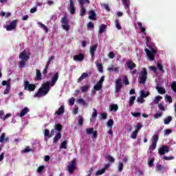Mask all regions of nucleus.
Returning <instances> with one entry per match:
<instances>
[{
  "mask_svg": "<svg viewBox=\"0 0 176 176\" xmlns=\"http://www.w3.org/2000/svg\"><path fill=\"white\" fill-rule=\"evenodd\" d=\"M2 86H6V89L3 91V94H9L10 92V81L3 80L1 82Z\"/></svg>",
  "mask_w": 176,
  "mask_h": 176,
  "instance_id": "obj_9",
  "label": "nucleus"
},
{
  "mask_svg": "<svg viewBox=\"0 0 176 176\" xmlns=\"http://www.w3.org/2000/svg\"><path fill=\"white\" fill-rule=\"evenodd\" d=\"M74 61H83L85 60V54H79L73 56Z\"/></svg>",
  "mask_w": 176,
  "mask_h": 176,
  "instance_id": "obj_16",
  "label": "nucleus"
},
{
  "mask_svg": "<svg viewBox=\"0 0 176 176\" xmlns=\"http://www.w3.org/2000/svg\"><path fill=\"white\" fill-rule=\"evenodd\" d=\"M100 116H101V119H102L103 120H105V119L108 118V114L107 113H102L100 114Z\"/></svg>",
  "mask_w": 176,
  "mask_h": 176,
  "instance_id": "obj_61",
  "label": "nucleus"
},
{
  "mask_svg": "<svg viewBox=\"0 0 176 176\" xmlns=\"http://www.w3.org/2000/svg\"><path fill=\"white\" fill-rule=\"evenodd\" d=\"M78 124L80 126H83V117L78 116Z\"/></svg>",
  "mask_w": 176,
  "mask_h": 176,
  "instance_id": "obj_58",
  "label": "nucleus"
},
{
  "mask_svg": "<svg viewBox=\"0 0 176 176\" xmlns=\"http://www.w3.org/2000/svg\"><path fill=\"white\" fill-rule=\"evenodd\" d=\"M137 101L140 104H144V102H145V100H144V98H142V96L138 98Z\"/></svg>",
  "mask_w": 176,
  "mask_h": 176,
  "instance_id": "obj_60",
  "label": "nucleus"
},
{
  "mask_svg": "<svg viewBox=\"0 0 176 176\" xmlns=\"http://www.w3.org/2000/svg\"><path fill=\"white\" fill-rule=\"evenodd\" d=\"M96 66L98 67V69L99 72H102V64L96 63Z\"/></svg>",
  "mask_w": 176,
  "mask_h": 176,
  "instance_id": "obj_59",
  "label": "nucleus"
},
{
  "mask_svg": "<svg viewBox=\"0 0 176 176\" xmlns=\"http://www.w3.org/2000/svg\"><path fill=\"white\" fill-rule=\"evenodd\" d=\"M77 102H78V104H81V105H83V107H87V102H86V101H85V100L80 98L78 100H77Z\"/></svg>",
  "mask_w": 176,
  "mask_h": 176,
  "instance_id": "obj_38",
  "label": "nucleus"
},
{
  "mask_svg": "<svg viewBox=\"0 0 176 176\" xmlns=\"http://www.w3.org/2000/svg\"><path fill=\"white\" fill-rule=\"evenodd\" d=\"M134 101H135V96H131L129 98V105L130 107L134 105Z\"/></svg>",
  "mask_w": 176,
  "mask_h": 176,
  "instance_id": "obj_32",
  "label": "nucleus"
},
{
  "mask_svg": "<svg viewBox=\"0 0 176 176\" xmlns=\"http://www.w3.org/2000/svg\"><path fill=\"white\" fill-rule=\"evenodd\" d=\"M107 126V127H111V129H112V126H113V120H109Z\"/></svg>",
  "mask_w": 176,
  "mask_h": 176,
  "instance_id": "obj_49",
  "label": "nucleus"
},
{
  "mask_svg": "<svg viewBox=\"0 0 176 176\" xmlns=\"http://www.w3.org/2000/svg\"><path fill=\"white\" fill-rule=\"evenodd\" d=\"M34 80H42V73H41V70L38 69H36V76L34 78Z\"/></svg>",
  "mask_w": 176,
  "mask_h": 176,
  "instance_id": "obj_18",
  "label": "nucleus"
},
{
  "mask_svg": "<svg viewBox=\"0 0 176 176\" xmlns=\"http://www.w3.org/2000/svg\"><path fill=\"white\" fill-rule=\"evenodd\" d=\"M158 152L162 156H163V155H166V153H168L170 152L168 146H162L160 148H159Z\"/></svg>",
  "mask_w": 176,
  "mask_h": 176,
  "instance_id": "obj_11",
  "label": "nucleus"
},
{
  "mask_svg": "<svg viewBox=\"0 0 176 176\" xmlns=\"http://www.w3.org/2000/svg\"><path fill=\"white\" fill-rule=\"evenodd\" d=\"M98 47V45L97 44L94 45H91L90 47L89 52H90L91 57L92 59H94V54L96 53V50H97Z\"/></svg>",
  "mask_w": 176,
  "mask_h": 176,
  "instance_id": "obj_15",
  "label": "nucleus"
},
{
  "mask_svg": "<svg viewBox=\"0 0 176 176\" xmlns=\"http://www.w3.org/2000/svg\"><path fill=\"white\" fill-rule=\"evenodd\" d=\"M54 130H56V131H58V133H60L61 130H63V125H61V124H55Z\"/></svg>",
  "mask_w": 176,
  "mask_h": 176,
  "instance_id": "obj_30",
  "label": "nucleus"
},
{
  "mask_svg": "<svg viewBox=\"0 0 176 176\" xmlns=\"http://www.w3.org/2000/svg\"><path fill=\"white\" fill-rule=\"evenodd\" d=\"M58 80V72L55 73L54 76L52 78L51 81H50V84H51V87H53L54 85L57 82Z\"/></svg>",
  "mask_w": 176,
  "mask_h": 176,
  "instance_id": "obj_12",
  "label": "nucleus"
},
{
  "mask_svg": "<svg viewBox=\"0 0 176 176\" xmlns=\"http://www.w3.org/2000/svg\"><path fill=\"white\" fill-rule=\"evenodd\" d=\"M94 90H95V91H100V90H102V84L97 82L94 87Z\"/></svg>",
  "mask_w": 176,
  "mask_h": 176,
  "instance_id": "obj_21",
  "label": "nucleus"
},
{
  "mask_svg": "<svg viewBox=\"0 0 176 176\" xmlns=\"http://www.w3.org/2000/svg\"><path fill=\"white\" fill-rule=\"evenodd\" d=\"M89 89H90V85H84L80 87L82 93H86V91H88Z\"/></svg>",
  "mask_w": 176,
  "mask_h": 176,
  "instance_id": "obj_37",
  "label": "nucleus"
},
{
  "mask_svg": "<svg viewBox=\"0 0 176 176\" xmlns=\"http://www.w3.org/2000/svg\"><path fill=\"white\" fill-rule=\"evenodd\" d=\"M141 129H142V125L140 123H138L136 126H135V131H137L138 133V131H140V130H141Z\"/></svg>",
  "mask_w": 176,
  "mask_h": 176,
  "instance_id": "obj_57",
  "label": "nucleus"
},
{
  "mask_svg": "<svg viewBox=\"0 0 176 176\" xmlns=\"http://www.w3.org/2000/svg\"><path fill=\"white\" fill-rule=\"evenodd\" d=\"M158 108L159 109H160V111H166V109L164 108V105H163V104L162 103L158 104Z\"/></svg>",
  "mask_w": 176,
  "mask_h": 176,
  "instance_id": "obj_64",
  "label": "nucleus"
},
{
  "mask_svg": "<svg viewBox=\"0 0 176 176\" xmlns=\"http://www.w3.org/2000/svg\"><path fill=\"white\" fill-rule=\"evenodd\" d=\"M115 24L117 30H122V26H120V24L119 23V21L118 19L115 21Z\"/></svg>",
  "mask_w": 176,
  "mask_h": 176,
  "instance_id": "obj_50",
  "label": "nucleus"
},
{
  "mask_svg": "<svg viewBox=\"0 0 176 176\" xmlns=\"http://www.w3.org/2000/svg\"><path fill=\"white\" fill-rule=\"evenodd\" d=\"M107 71H113L114 72H119V68L115 67V66H111V67L107 68Z\"/></svg>",
  "mask_w": 176,
  "mask_h": 176,
  "instance_id": "obj_41",
  "label": "nucleus"
},
{
  "mask_svg": "<svg viewBox=\"0 0 176 176\" xmlns=\"http://www.w3.org/2000/svg\"><path fill=\"white\" fill-rule=\"evenodd\" d=\"M53 60H54V56H52L51 57H50L48 58V60H47V64H46L45 66L49 67V65H50L51 63H53V62H52Z\"/></svg>",
  "mask_w": 176,
  "mask_h": 176,
  "instance_id": "obj_43",
  "label": "nucleus"
},
{
  "mask_svg": "<svg viewBox=\"0 0 176 176\" xmlns=\"http://www.w3.org/2000/svg\"><path fill=\"white\" fill-rule=\"evenodd\" d=\"M118 171L122 173L123 171V164L122 162L118 163Z\"/></svg>",
  "mask_w": 176,
  "mask_h": 176,
  "instance_id": "obj_55",
  "label": "nucleus"
},
{
  "mask_svg": "<svg viewBox=\"0 0 176 176\" xmlns=\"http://www.w3.org/2000/svg\"><path fill=\"white\" fill-rule=\"evenodd\" d=\"M138 135V131H134L131 135V138H132L133 140H135V138H137Z\"/></svg>",
  "mask_w": 176,
  "mask_h": 176,
  "instance_id": "obj_44",
  "label": "nucleus"
},
{
  "mask_svg": "<svg viewBox=\"0 0 176 176\" xmlns=\"http://www.w3.org/2000/svg\"><path fill=\"white\" fill-rule=\"evenodd\" d=\"M78 3L80 6H85L86 3H87V5L90 3V0H78Z\"/></svg>",
  "mask_w": 176,
  "mask_h": 176,
  "instance_id": "obj_31",
  "label": "nucleus"
},
{
  "mask_svg": "<svg viewBox=\"0 0 176 176\" xmlns=\"http://www.w3.org/2000/svg\"><path fill=\"white\" fill-rule=\"evenodd\" d=\"M155 89L158 91L159 94H164L166 93V89L162 87L157 86Z\"/></svg>",
  "mask_w": 176,
  "mask_h": 176,
  "instance_id": "obj_25",
  "label": "nucleus"
},
{
  "mask_svg": "<svg viewBox=\"0 0 176 176\" xmlns=\"http://www.w3.org/2000/svg\"><path fill=\"white\" fill-rule=\"evenodd\" d=\"M170 87L172 89V90H173V91L175 93H176V82L175 81H173L171 85H170Z\"/></svg>",
  "mask_w": 176,
  "mask_h": 176,
  "instance_id": "obj_46",
  "label": "nucleus"
},
{
  "mask_svg": "<svg viewBox=\"0 0 176 176\" xmlns=\"http://www.w3.org/2000/svg\"><path fill=\"white\" fill-rule=\"evenodd\" d=\"M59 140H61V133L60 132H58L56 133V135L54 136V140H53L54 144H57V142H58Z\"/></svg>",
  "mask_w": 176,
  "mask_h": 176,
  "instance_id": "obj_20",
  "label": "nucleus"
},
{
  "mask_svg": "<svg viewBox=\"0 0 176 176\" xmlns=\"http://www.w3.org/2000/svg\"><path fill=\"white\" fill-rule=\"evenodd\" d=\"M107 25L105 24H102L100 28H99V34H104V32H105V31H107Z\"/></svg>",
  "mask_w": 176,
  "mask_h": 176,
  "instance_id": "obj_22",
  "label": "nucleus"
},
{
  "mask_svg": "<svg viewBox=\"0 0 176 176\" xmlns=\"http://www.w3.org/2000/svg\"><path fill=\"white\" fill-rule=\"evenodd\" d=\"M17 23H19V21L16 19L10 21V24L6 26V30L7 31H13L17 27Z\"/></svg>",
  "mask_w": 176,
  "mask_h": 176,
  "instance_id": "obj_7",
  "label": "nucleus"
},
{
  "mask_svg": "<svg viewBox=\"0 0 176 176\" xmlns=\"http://www.w3.org/2000/svg\"><path fill=\"white\" fill-rule=\"evenodd\" d=\"M131 115L133 116L134 118H140L141 116V113L134 112V113H131Z\"/></svg>",
  "mask_w": 176,
  "mask_h": 176,
  "instance_id": "obj_62",
  "label": "nucleus"
},
{
  "mask_svg": "<svg viewBox=\"0 0 176 176\" xmlns=\"http://www.w3.org/2000/svg\"><path fill=\"white\" fill-rule=\"evenodd\" d=\"M163 116V113L157 112L154 115V119H159V118H162Z\"/></svg>",
  "mask_w": 176,
  "mask_h": 176,
  "instance_id": "obj_48",
  "label": "nucleus"
},
{
  "mask_svg": "<svg viewBox=\"0 0 176 176\" xmlns=\"http://www.w3.org/2000/svg\"><path fill=\"white\" fill-rule=\"evenodd\" d=\"M106 159L109 162V163H114L115 162V158H113L111 155H107Z\"/></svg>",
  "mask_w": 176,
  "mask_h": 176,
  "instance_id": "obj_42",
  "label": "nucleus"
},
{
  "mask_svg": "<svg viewBox=\"0 0 176 176\" xmlns=\"http://www.w3.org/2000/svg\"><path fill=\"white\" fill-rule=\"evenodd\" d=\"M104 173H105V168H102L101 170L96 171V176L102 175V174H104Z\"/></svg>",
  "mask_w": 176,
  "mask_h": 176,
  "instance_id": "obj_45",
  "label": "nucleus"
},
{
  "mask_svg": "<svg viewBox=\"0 0 176 176\" xmlns=\"http://www.w3.org/2000/svg\"><path fill=\"white\" fill-rule=\"evenodd\" d=\"M69 12L72 14H75L76 12V8H75L74 0H69Z\"/></svg>",
  "mask_w": 176,
  "mask_h": 176,
  "instance_id": "obj_14",
  "label": "nucleus"
},
{
  "mask_svg": "<svg viewBox=\"0 0 176 176\" xmlns=\"http://www.w3.org/2000/svg\"><path fill=\"white\" fill-rule=\"evenodd\" d=\"M125 67H127L128 69L132 71V69H134V68L137 67V65L134 62H133V60H129L126 62Z\"/></svg>",
  "mask_w": 176,
  "mask_h": 176,
  "instance_id": "obj_10",
  "label": "nucleus"
},
{
  "mask_svg": "<svg viewBox=\"0 0 176 176\" xmlns=\"http://www.w3.org/2000/svg\"><path fill=\"white\" fill-rule=\"evenodd\" d=\"M28 112H30V109H28V107H24L21 111L19 115L20 118H23V116H24L26 113H28Z\"/></svg>",
  "mask_w": 176,
  "mask_h": 176,
  "instance_id": "obj_24",
  "label": "nucleus"
},
{
  "mask_svg": "<svg viewBox=\"0 0 176 176\" xmlns=\"http://www.w3.org/2000/svg\"><path fill=\"white\" fill-rule=\"evenodd\" d=\"M122 2L125 9H130V0H122Z\"/></svg>",
  "mask_w": 176,
  "mask_h": 176,
  "instance_id": "obj_26",
  "label": "nucleus"
},
{
  "mask_svg": "<svg viewBox=\"0 0 176 176\" xmlns=\"http://www.w3.org/2000/svg\"><path fill=\"white\" fill-rule=\"evenodd\" d=\"M87 28L94 30V24L92 22H89L87 25Z\"/></svg>",
  "mask_w": 176,
  "mask_h": 176,
  "instance_id": "obj_53",
  "label": "nucleus"
},
{
  "mask_svg": "<svg viewBox=\"0 0 176 176\" xmlns=\"http://www.w3.org/2000/svg\"><path fill=\"white\" fill-rule=\"evenodd\" d=\"M144 52L146 53L147 56L148 57L151 61H153V60H155V54H156V50L151 48V50H149L148 48H146L144 50Z\"/></svg>",
  "mask_w": 176,
  "mask_h": 176,
  "instance_id": "obj_5",
  "label": "nucleus"
},
{
  "mask_svg": "<svg viewBox=\"0 0 176 176\" xmlns=\"http://www.w3.org/2000/svg\"><path fill=\"white\" fill-rule=\"evenodd\" d=\"M19 58L20 60L23 61H28V60H30V56H28L27 52L25 51H23L20 53Z\"/></svg>",
  "mask_w": 176,
  "mask_h": 176,
  "instance_id": "obj_13",
  "label": "nucleus"
},
{
  "mask_svg": "<svg viewBox=\"0 0 176 176\" xmlns=\"http://www.w3.org/2000/svg\"><path fill=\"white\" fill-rule=\"evenodd\" d=\"M61 23V27L63 30L65 31H69V22L68 21V19H67V16H63L60 19Z\"/></svg>",
  "mask_w": 176,
  "mask_h": 176,
  "instance_id": "obj_4",
  "label": "nucleus"
},
{
  "mask_svg": "<svg viewBox=\"0 0 176 176\" xmlns=\"http://www.w3.org/2000/svg\"><path fill=\"white\" fill-rule=\"evenodd\" d=\"M88 14H89V20H96V18L97 17V14H96V12L93 10H89V12H88Z\"/></svg>",
  "mask_w": 176,
  "mask_h": 176,
  "instance_id": "obj_17",
  "label": "nucleus"
},
{
  "mask_svg": "<svg viewBox=\"0 0 176 176\" xmlns=\"http://www.w3.org/2000/svg\"><path fill=\"white\" fill-rule=\"evenodd\" d=\"M50 87H52V85L50 84V81H47L43 83L38 90L34 94V98L42 97L43 96H46L47 93L50 91Z\"/></svg>",
  "mask_w": 176,
  "mask_h": 176,
  "instance_id": "obj_1",
  "label": "nucleus"
},
{
  "mask_svg": "<svg viewBox=\"0 0 176 176\" xmlns=\"http://www.w3.org/2000/svg\"><path fill=\"white\" fill-rule=\"evenodd\" d=\"M62 149H67V140H64L60 145Z\"/></svg>",
  "mask_w": 176,
  "mask_h": 176,
  "instance_id": "obj_51",
  "label": "nucleus"
},
{
  "mask_svg": "<svg viewBox=\"0 0 176 176\" xmlns=\"http://www.w3.org/2000/svg\"><path fill=\"white\" fill-rule=\"evenodd\" d=\"M122 87H123V82H122V80L120 78L117 79L116 80L115 93H120L122 90Z\"/></svg>",
  "mask_w": 176,
  "mask_h": 176,
  "instance_id": "obj_8",
  "label": "nucleus"
},
{
  "mask_svg": "<svg viewBox=\"0 0 176 176\" xmlns=\"http://www.w3.org/2000/svg\"><path fill=\"white\" fill-rule=\"evenodd\" d=\"M93 111H94V112L92 113L91 118H92V119H94V118H97L98 113H97V109H94Z\"/></svg>",
  "mask_w": 176,
  "mask_h": 176,
  "instance_id": "obj_56",
  "label": "nucleus"
},
{
  "mask_svg": "<svg viewBox=\"0 0 176 176\" xmlns=\"http://www.w3.org/2000/svg\"><path fill=\"white\" fill-rule=\"evenodd\" d=\"M163 97L160 96H157L155 97V99L153 100V104H155L156 105L159 104L160 102V100H162Z\"/></svg>",
  "mask_w": 176,
  "mask_h": 176,
  "instance_id": "obj_29",
  "label": "nucleus"
},
{
  "mask_svg": "<svg viewBox=\"0 0 176 176\" xmlns=\"http://www.w3.org/2000/svg\"><path fill=\"white\" fill-rule=\"evenodd\" d=\"M157 143H152V144L149 146L150 151H155L156 149Z\"/></svg>",
  "mask_w": 176,
  "mask_h": 176,
  "instance_id": "obj_54",
  "label": "nucleus"
},
{
  "mask_svg": "<svg viewBox=\"0 0 176 176\" xmlns=\"http://www.w3.org/2000/svg\"><path fill=\"white\" fill-rule=\"evenodd\" d=\"M157 141H159V135L155 134L153 136L152 143L153 144H157Z\"/></svg>",
  "mask_w": 176,
  "mask_h": 176,
  "instance_id": "obj_39",
  "label": "nucleus"
},
{
  "mask_svg": "<svg viewBox=\"0 0 176 176\" xmlns=\"http://www.w3.org/2000/svg\"><path fill=\"white\" fill-rule=\"evenodd\" d=\"M89 76V74L87 73H83L80 77L78 79V82L80 83V82H82V80H83V79H86V78H87Z\"/></svg>",
  "mask_w": 176,
  "mask_h": 176,
  "instance_id": "obj_28",
  "label": "nucleus"
},
{
  "mask_svg": "<svg viewBox=\"0 0 176 176\" xmlns=\"http://www.w3.org/2000/svg\"><path fill=\"white\" fill-rule=\"evenodd\" d=\"M150 93L149 92H145V91L144 89H142L140 91V96L141 97H142L143 98H146V97H148L149 96Z\"/></svg>",
  "mask_w": 176,
  "mask_h": 176,
  "instance_id": "obj_34",
  "label": "nucleus"
},
{
  "mask_svg": "<svg viewBox=\"0 0 176 176\" xmlns=\"http://www.w3.org/2000/svg\"><path fill=\"white\" fill-rule=\"evenodd\" d=\"M44 170H45V166H38V168H37V173H41Z\"/></svg>",
  "mask_w": 176,
  "mask_h": 176,
  "instance_id": "obj_63",
  "label": "nucleus"
},
{
  "mask_svg": "<svg viewBox=\"0 0 176 176\" xmlns=\"http://www.w3.org/2000/svg\"><path fill=\"white\" fill-rule=\"evenodd\" d=\"M65 112L64 106H61L58 111L55 112V115H63Z\"/></svg>",
  "mask_w": 176,
  "mask_h": 176,
  "instance_id": "obj_27",
  "label": "nucleus"
},
{
  "mask_svg": "<svg viewBox=\"0 0 176 176\" xmlns=\"http://www.w3.org/2000/svg\"><path fill=\"white\" fill-rule=\"evenodd\" d=\"M94 132V129L93 128H87L86 129V133L87 134H93V133Z\"/></svg>",
  "mask_w": 176,
  "mask_h": 176,
  "instance_id": "obj_52",
  "label": "nucleus"
},
{
  "mask_svg": "<svg viewBox=\"0 0 176 176\" xmlns=\"http://www.w3.org/2000/svg\"><path fill=\"white\" fill-rule=\"evenodd\" d=\"M6 133H3L0 136V142H8L9 141V137H6Z\"/></svg>",
  "mask_w": 176,
  "mask_h": 176,
  "instance_id": "obj_19",
  "label": "nucleus"
},
{
  "mask_svg": "<svg viewBox=\"0 0 176 176\" xmlns=\"http://www.w3.org/2000/svg\"><path fill=\"white\" fill-rule=\"evenodd\" d=\"M138 25L141 32L144 34V35H146V29L142 26V23L138 22Z\"/></svg>",
  "mask_w": 176,
  "mask_h": 176,
  "instance_id": "obj_23",
  "label": "nucleus"
},
{
  "mask_svg": "<svg viewBox=\"0 0 176 176\" xmlns=\"http://www.w3.org/2000/svg\"><path fill=\"white\" fill-rule=\"evenodd\" d=\"M173 120V117L168 116L164 120V124H170V122Z\"/></svg>",
  "mask_w": 176,
  "mask_h": 176,
  "instance_id": "obj_33",
  "label": "nucleus"
},
{
  "mask_svg": "<svg viewBox=\"0 0 176 176\" xmlns=\"http://www.w3.org/2000/svg\"><path fill=\"white\" fill-rule=\"evenodd\" d=\"M157 67L160 72H162V74H164L165 71H164V69H163V65H162V63H157Z\"/></svg>",
  "mask_w": 176,
  "mask_h": 176,
  "instance_id": "obj_40",
  "label": "nucleus"
},
{
  "mask_svg": "<svg viewBox=\"0 0 176 176\" xmlns=\"http://www.w3.org/2000/svg\"><path fill=\"white\" fill-rule=\"evenodd\" d=\"M119 109V106L116 104H113L111 105L110 111L116 112Z\"/></svg>",
  "mask_w": 176,
  "mask_h": 176,
  "instance_id": "obj_35",
  "label": "nucleus"
},
{
  "mask_svg": "<svg viewBox=\"0 0 176 176\" xmlns=\"http://www.w3.org/2000/svg\"><path fill=\"white\" fill-rule=\"evenodd\" d=\"M22 153H28V152H32V149L30 148V146H27L25 149L22 150Z\"/></svg>",
  "mask_w": 176,
  "mask_h": 176,
  "instance_id": "obj_47",
  "label": "nucleus"
},
{
  "mask_svg": "<svg viewBox=\"0 0 176 176\" xmlns=\"http://www.w3.org/2000/svg\"><path fill=\"white\" fill-rule=\"evenodd\" d=\"M86 15V8L85 6H80V16L83 17V16Z\"/></svg>",
  "mask_w": 176,
  "mask_h": 176,
  "instance_id": "obj_36",
  "label": "nucleus"
},
{
  "mask_svg": "<svg viewBox=\"0 0 176 176\" xmlns=\"http://www.w3.org/2000/svg\"><path fill=\"white\" fill-rule=\"evenodd\" d=\"M76 169V161L75 160H72L67 166L68 172L69 173V174H72Z\"/></svg>",
  "mask_w": 176,
  "mask_h": 176,
  "instance_id": "obj_6",
  "label": "nucleus"
},
{
  "mask_svg": "<svg viewBox=\"0 0 176 176\" xmlns=\"http://www.w3.org/2000/svg\"><path fill=\"white\" fill-rule=\"evenodd\" d=\"M23 87L24 90L28 91H34L35 89H36V85L35 84H30V81L26 80L24 81Z\"/></svg>",
  "mask_w": 176,
  "mask_h": 176,
  "instance_id": "obj_3",
  "label": "nucleus"
},
{
  "mask_svg": "<svg viewBox=\"0 0 176 176\" xmlns=\"http://www.w3.org/2000/svg\"><path fill=\"white\" fill-rule=\"evenodd\" d=\"M148 79V71L146 68H144L142 71L140 72L139 74L138 82L140 85H145L146 83V80Z\"/></svg>",
  "mask_w": 176,
  "mask_h": 176,
  "instance_id": "obj_2",
  "label": "nucleus"
}]
</instances>
